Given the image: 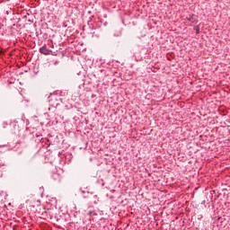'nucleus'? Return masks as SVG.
I'll list each match as a JSON object with an SVG mask.
<instances>
[{
  "label": "nucleus",
  "mask_w": 230,
  "mask_h": 230,
  "mask_svg": "<svg viewBox=\"0 0 230 230\" xmlns=\"http://www.w3.org/2000/svg\"><path fill=\"white\" fill-rule=\"evenodd\" d=\"M36 212L40 215V218H43V220H48V218H52L53 217L49 208L46 209L44 205H38Z\"/></svg>",
  "instance_id": "f257e3e1"
},
{
  "label": "nucleus",
  "mask_w": 230,
  "mask_h": 230,
  "mask_svg": "<svg viewBox=\"0 0 230 230\" xmlns=\"http://www.w3.org/2000/svg\"><path fill=\"white\" fill-rule=\"evenodd\" d=\"M194 30H195V31H196V35H199V33H200V26L196 25V26L194 27Z\"/></svg>",
  "instance_id": "39448f33"
},
{
  "label": "nucleus",
  "mask_w": 230,
  "mask_h": 230,
  "mask_svg": "<svg viewBox=\"0 0 230 230\" xmlns=\"http://www.w3.org/2000/svg\"><path fill=\"white\" fill-rule=\"evenodd\" d=\"M40 53H41V55H51L52 51L48 49V47L46 45L42 46L41 48H40Z\"/></svg>",
  "instance_id": "f03ea898"
},
{
  "label": "nucleus",
  "mask_w": 230,
  "mask_h": 230,
  "mask_svg": "<svg viewBox=\"0 0 230 230\" xmlns=\"http://www.w3.org/2000/svg\"><path fill=\"white\" fill-rule=\"evenodd\" d=\"M52 179H54V181H58V182H60L62 177L60 176V174L54 172L52 174Z\"/></svg>",
  "instance_id": "7ed1b4c3"
},
{
  "label": "nucleus",
  "mask_w": 230,
  "mask_h": 230,
  "mask_svg": "<svg viewBox=\"0 0 230 230\" xmlns=\"http://www.w3.org/2000/svg\"><path fill=\"white\" fill-rule=\"evenodd\" d=\"M193 17H195V14H190V17L185 18V21L191 22V21H193Z\"/></svg>",
  "instance_id": "20e7f679"
}]
</instances>
